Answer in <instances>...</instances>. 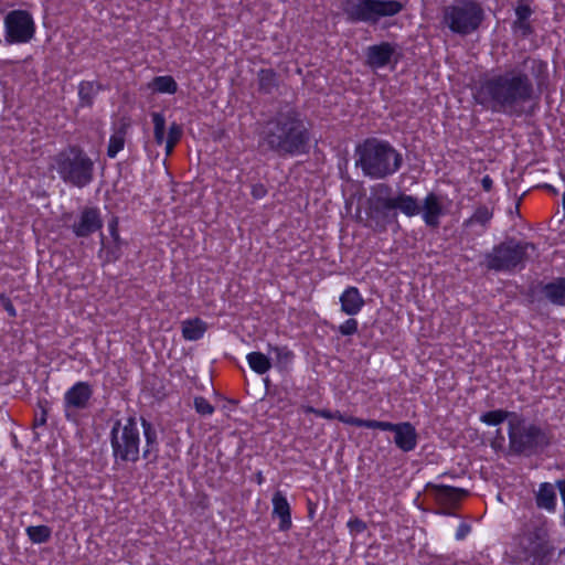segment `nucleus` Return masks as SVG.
<instances>
[{"mask_svg": "<svg viewBox=\"0 0 565 565\" xmlns=\"http://www.w3.org/2000/svg\"><path fill=\"white\" fill-rule=\"evenodd\" d=\"M548 86V63L529 55L514 66L480 76L471 95L475 104L486 110L521 117L534 111Z\"/></svg>", "mask_w": 565, "mask_h": 565, "instance_id": "1", "label": "nucleus"}, {"mask_svg": "<svg viewBox=\"0 0 565 565\" xmlns=\"http://www.w3.org/2000/svg\"><path fill=\"white\" fill-rule=\"evenodd\" d=\"M260 140L279 157L303 156L310 151L311 124L296 107H290L265 122Z\"/></svg>", "mask_w": 565, "mask_h": 565, "instance_id": "2", "label": "nucleus"}, {"mask_svg": "<svg viewBox=\"0 0 565 565\" xmlns=\"http://www.w3.org/2000/svg\"><path fill=\"white\" fill-rule=\"evenodd\" d=\"M356 166L364 177L383 180L395 174L403 164V156L387 140L367 138L356 147Z\"/></svg>", "mask_w": 565, "mask_h": 565, "instance_id": "3", "label": "nucleus"}, {"mask_svg": "<svg viewBox=\"0 0 565 565\" xmlns=\"http://www.w3.org/2000/svg\"><path fill=\"white\" fill-rule=\"evenodd\" d=\"M300 409L305 414H315L318 417L329 420L337 419L343 424L354 427L380 429L382 431H393L395 434L394 443L396 447L404 452L413 451L418 443L416 428L409 422L391 423L376 419H364L352 415H345L340 411L332 412L327 408H316L311 405H301Z\"/></svg>", "mask_w": 565, "mask_h": 565, "instance_id": "4", "label": "nucleus"}, {"mask_svg": "<svg viewBox=\"0 0 565 565\" xmlns=\"http://www.w3.org/2000/svg\"><path fill=\"white\" fill-rule=\"evenodd\" d=\"M518 545L520 552L532 565H555V546L551 540V526L546 516L540 514L530 519L521 529Z\"/></svg>", "mask_w": 565, "mask_h": 565, "instance_id": "5", "label": "nucleus"}, {"mask_svg": "<svg viewBox=\"0 0 565 565\" xmlns=\"http://www.w3.org/2000/svg\"><path fill=\"white\" fill-rule=\"evenodd\" d=\"M53 168L63 182L79 189L94 179V161L79 146H68L56 153Z\"/></svg>", "mask_w": 565, "mask_h": 565, "instance_id": "6", "label": "nucleus"}, {"mask_svg": "<svg viewBox=\"0 0 565 565\" xmlns=\"http://www.w3.org/2000/svg\"><path fill=\"white\" fill-rule=\"evenodd\" d=\"M383 210H398L407 217L422 213L423 222L430 228H437L440 224V217L446 213L439 196L435 192H429L424 198L422 205L416 196L399 192L392 199L383 200Z\"/></svg>", "mask_w": 565, "mask_h": 565, "instance_id": "7", "label": "nucleus"}, {"mask_svg": "<svg viewBox=\"0 0 565 565\" xmlns=\"http://www.w3.org/2000/svg\"><path fill=\"white\" fill-rule=\"evenodd\" d=\"M530 250H536L535 244L515 237H507L484 255L486 267L489 270L505 273L522 270L525 268Z\"/></svg>", "mask_w": 565, "mask_h": 565, "instance_id": "8", "label": "nucleus"}, {"mask_svg": "<svg viewBox=\"0 0 565 565\" xmlns=\"http://www.w3.org/2000/svg\"><path fill=\"white\" fill-rule=\"evenodd\" d=\"M509 448L514 456L531 457L540 455L551 445L550 434L534 423L525 424L520 416L509 420Z\"/></svg>", "mask_w": 565, "mask_h": 565, "instance_id": "9", "label": "nucleus"}, {"mask_svg": "<svg viewBox=\"0 0 565 565\" xmlns=\"http://www.w3.org/2000/svg\"><path fill=\"white\" fill-rule=\"evenodd\" d=\"M109 443L114 463L120 466L127 462H137L140 458V433L136 416H128L122 423L114 422Z\"/></svg>", "mask_w": 565, "mask_h": 565, "instance_id": "10", "label": "nucleus"}, {"mask_svg": "<svg viewBox=\"0 0 565 565\" xmlns=\"http://www.w3.org/2000/svg\"><path fill=\"white\" fill-rule=\"evenodd\" d=\"M486 18L482 6L475 0H456L444 7L441 23L457 35L467 36L477 32Z\"/></svg>", "mask_w": 565, "mask_h": 565, "instance_id": "11", "label": "nucleus"}, {"mask_svg": "<svg viewBox=\"0 0 565 565\" xmlns=\"http://www.w3.org/2000/svg\"><path fill=\"white\" fill-rule=\"evenodd\" d=\"M405 4L399 0H344L342 11L348 23L376 25L381 19L399 14Z\"/></svg>", "mask_w": 565, "mask_h": 565, "instance_id": "12", "label": "nucleus"}, {"mask_svg": "<svg viewBox=\"0 0 565 565\" xmlns=\"http://www.w3.org/2000/svg\"><path fill=\"white\" fill-rule=\"evenodd\" d=\"M4 41L7 44L29 43L35 34L36 26L32 14L22 9L9 11L3 20Z\"/></svg>", "mask_w": 565, "mask_h": 565, "instance_id": "13", "label": "nucleus"}, {"mask_svg": "<svg viewBox=\"0 0 565 565\" xmlns=\"http://www.w3.org/2000/svg\"><path fill=\"white\" fill-rule=\"evenodd\" d=\"M93 393V386L86 381H78L66 390L63 396V411L67 422L78 423V412L89 406Z\"/></svg>", "mask_w": 565, "mask_h": 565, "instance_id": "14", "label": "nucleus"}, {"mask_svg": "<svg viewBox=\"0 0 565 565\" xmlns=\"http://www.w3.org/2000/svg\"><path fill=\"white\" fill-rule=\"evenodd\" d=\"M426 488L434 501L441 508L438 513L446 516H456L455 510L461 500L469 494L466 489L448 484L427 483Z\"/></svg>", "mask_w": 565, "mask_h": 565, "instance_id": "15", "label": "nucleus"}, {"mask_svg": "<svg viewBox=\"0 0 565 565\" xmlns=\"http://www.w3.org/2000/svg\"><path fill=\"white\" fill-rule=\"evenodd\" d=\"M103 225L100 210L97 206H85L71 228L76 237L85 238L99 232Z\"/></svg>", "mask_w": 565, "mask_h": 565, "instance_id": "16", "label": "nucleus"}, {"mask_svg": "<svg viewBox=\"0 0 565 565\" xmlns=\"http://www.w3.org/2000/svg\"><path fill=\"white\" fill-rule=\"evenodd\" d=\"M396 47L397 44L387 41L370 45L365 51L366 65L373 70L386 67L392 62Z\"/></svg>", "mask_w": 565, "mask_h": 565, "instance_id": "17", "label": "nucleus"}, {"mask_svg": "<svg viewBox=\"0 0 565 565\" xmlns=\"http://www.w3.org/2000/svg\"><path fill=\"white\" fill-rule=\"evenodd\" d=\"M533 9L524 0H519L514 8L515 19L511 24L512 32L522 39L534 34L535 30L531 21Z\"/></svg>", "mask_w": 565, "mask_h": 565, "instance_id": "18", "label": "nucleus"}, {"mask_svg": "<svg viewBox=\"0 0 565 565\" xmlns=\"http://www.w3.org/2000/svg\"><path fill=\"white\" fill-rule=\"evenodd\" d=\"M273 516L278 518V530L287 532L292 526L291 508L282 491L277 490L271 498Z\"/></svg>", "mask_w": 565, "mask_h": 565, "instance_id": "19", "label": "nucleus"}, {"mask_svg": "<svg viewBox=\"0 0 565 565\" xmlns=\"http://www.w3.org/2000/svg\"><path fill=\"white\" fill-rule=\"evenodd\" d=\"M341 311L350 317H354L361 312L365 301L355 286H348L339 297Z\"/></svg>", "mask_w": 565, "mask_h": 565, "instance_id": "20", "label": "nucleus"}, {"mask_svg": "<svg viewBox=\"0 0 565 565\" xmlns=\"http://www.w3.org/2000/svg\"><path fill=\"white\" fill-rule=\"evenodd\" d=\"M141 427L145 437V447L142 450V457L148 459L150 463H154L158 459L159 454V443H158V434L153 425L141 417Z\"/></svg>", "mask_w": 565, "mask_h": 565, "instance_id": "21", "label": "nucleus"}, {"mask_svg": "<svg viewBox=\"0 0 565 565\" xmlns=\"http://www.w3.org/2000/svg\"><path fill=\"white\" fill-rule=\"evenodd\" d=\"M492 218L493 210L484 204H481L477 206L473 213L463 221L462 226L465 228H472L473 226H479L480 230L477 231L476 234L482 235L490 227Z\"/></svg>", "mask_w": 565, "mask_h": 565, "instance_id": "22", "label": "nucleus"}, {"mask_svg": "<svg viewBox=\"0 0 565 565\" xmlns=\"http://www.w3.org/2000/svg\"><path fill=\"white\" fill-rule=\"evenodd\" d=\"M541 292L553 306L565 307V277H556L542 285Z\"/></svg>", "mask_w": 565, "mask_h": 565, "instance_id": "23", "label": "nucleus"}, {"mask_svg": "<svg viewBox=\"0 0 565 565\" xmlns=\"http://www.w3.org/2000/svg\"><path fill=\"white\" fill-rule=\"evenodd\" d=\"M557 497L555 487L551 482H542L535 492V504L539 509L554 512L556 509Z\"/></svg>", "mask_w": 565, "mask_h": 565, "instance_id": "24", "label": "nucleus"}, {"mask_svg": "<svg viewBox=\"0 0 565 565\" xmlns=\"http://www.w3.org/2000/svg\"><path fill=\"white\" fill-rule=\"evenodd\" d=\"M207 330V323L199 317L189 318L181 323V333L186 341L201 340Z\"/></svg>", "mask_w": 565, "mask_h": 565, "instance_id": "25", "label": "nucleus"}, {"mask_svg": "<svg viewBox=\"0 0 565 565\" xmlns=\"http://www.w3.org/2000/svg\"><path fill=\"white\" fill-rule=\"evenodd\" d=\"M258 92L263 95H271L279 86V76L274 68H260L257 72Z\"/></svg>", "mask_w": 565, "mask_h": 565, "instance_id": "26", "label": "nucleus"}, {"mask_svg": "<svg viewBox=\"0 0 565 565\" xmlns=\"http://www.w3.org/2000/svg\"><path fill=\"white\" fill-rule=\"evenodd\" d=\"M102 89L100 84L95 81H82L78 84V106L82 108H90L94 105L95 97Z\"/></svg>", "mask_w": 565, "mask_h": 565, "instance_id": "27", "label": "nucleus"}, {"mask_svg": "<svg viewBox=\"0 0 565 565\" xmlns=\"http://www.w3.org/2000/svg\"><path fill=\"white\" fill-rule=\"evenodd\" d=\"M148 88L153 93L173 95L178 92V83L171 75L154 76Z\"/></svg>", "mask_w": 565, "mask_h": 565, "instance_id": "28", "label": "nucleus"}, {"mask_svg": "<svg viewBox=\"0 0 565 565\" xmlns=\"http://www.w3.org/2000/svg\"><path fill=\"white\" fill-rule=\"evenodd\" d=\"M246 361L249 369L258 375L266 374L273 366L271 360L258 351L247 353Z\"/></svg>", "mask_w": 565, "mask_h": 565, "instance_id": "29", "label": "nucleus"}, {"mask_svg": "<svg viewBox=\"0 0 565 565\" xmlns=\"http://www.w3.org/2000/svg\"><path fill=\"white\" fill-rule=\"evenodd\" d=\"M519 415L507 409H493L480 415V422L487 426H499L504 420H516Z\"/></svg>", "mask_w": 565, "mask_h": 565, "instance_id": "30", "label": "nucleus"}, {"mask_svg": "<svg viewBox=\"0 0 565 565\" xmlns=\"http://www.w3.org/2000/svg\"><path fill=\"white\" fill-rule=\"evenodd\" d=\"M127 126L121 125L109 137L107 157L114 159L124 150L126 143Z\"/></svg>", "mask_w": 565, "mask_h": 565, "instance_id": "31", "label": "nucleus"}, {"mask_svg": "<svg viewBox=\"0 0 565 565\" xmlns=\"http://www.w3.org/2000/svg\"><path fill=\"white\" fill-rule=\"evenodd\" d=\"M269 352L275 353L279 370H287L294 363L295 353L287 345H269Z\"/></svg>", "mask_w": 565, "mask_h": 565, "instance_id": "32", "label": "nucleus"}, {"mask_svg": "<svg viewBox=\"0 0 565 565\" xmlns=\"http://www.w3.org/2000/svg\"><path fill=\"white\" fill-rule=\"evenodd\" d=\"M29 540L33 544H43L50 541L52 529L47 525H30L25 529Z\"/></svg>", "mask_w": 565, "mask_h": 565, "instance_id": "33", "label": "nucleus"}, {"mask_svg": "<svg viewBox=\"0 0 565 565\" xmlns=\"http://www.w3.org/2000/svg\"><path fill=\"white\" fill-rule=\"evenodd\" d=\"M371 193L377 212H384L383 200L392 199V186L387 183H377L371 188Z\"/></svg>", "mask_w": 565, "mask_h": 565, "instance_id": "34", "label": "nucleus"}, {"mask_svg": "<svg viewBox=\"0 0 565 565\" xmlns=\"http://www.w3.org/2000/svg\"><path fill=\"white\" fill-rule=\"evenodd\" d=\"M151 118L153 124L154 141L158 146H161L164 142L166 118L161 113H152Z\"/></svg>", "mask_w": 565, "mask_h": 565, "instance_id": "35", "label": "nucleus"}, {"mask_svg": "<svg viewBox=\"0 0 565 565\" xmlns=\"http://www.w3.org/2000/svg\"><path fill=\"white\" fill-rule=\"evenodd\" d=\"M195 412L201 416H211L215 407L204 396H195L193 401Z\"/></svg>", "mask_w": 565, "mask_h": 565, "instance_id": "36", "label": "nucleus"}, {"mask_svg": "<svg viewBox=\"0 0 565 565\" xmlns=\"http://www.w3.org/2000/svg\"><path fill=\"white\" fill-rule=\"evenodd\" d=\"M338 332L344 337H351L359 331V322L355 318L351 317L337 327Z\"/></svg>", "mask_w": 565, "mask_h": 565, "instance_id": "37", "label": "nucleus"}, {"mask_svg": "<svg viewBox=\"0 0 565 565\" xmlns=\"http://www.w3.org/2000/svg\"><path fill=\"white\" fill-rule=\"evenodd\" d=\"M347 527L351 536L355 537L366 531V522L358 516L350 518L347 522Z\"/></svg>", "mask_w": 565, "mask_h": 565, "instance_id": "38", "label": "nucleus"}, {"mask_svg": "<svg viewBox=\"0 0 565 565\" xmlns=\"http://www.w3.org/2000/svg\"><path fill=\"white\" fill-rule=\"evenodd\" d=\"M182 135H183V129H182L181 125H179L177 122H172L168 130L167 141L178 145L182 138Z\"/></svg>", "mask_w": 565, "mask_h": 565, "instance_id": "39", "label": "nucleus"}, {"mask_svg": "<svg viewBox=\"0 0 565 565\" xmlns=\"http://www.w3.org/2000/svg\"><path fill=\"white\" fill-rule=\"evenodd\" d=\"M0 306L3 308V310L8 313L10 318L17 317V309L13 306L10 297L4 292L0 294Z\"/></svg>", "mask_w": 565, "mask_h": 565, "instance_id": "40", "label": "nucleus"}, {"mask_svg": "<svg viewBox=\"0 0 565 565\" xmlns=\"http://www.w3.org/2000/svg\"><path fill=\"white\" fill-rule=\"evenodd\" d=\"M108 231H109V234H110L117 249H119L120 235H119V230H118V218L117 217H114L108 222Z\"/></svg>", "mask_w": 565, "mask_h": 565, "instance_id": "41", "label": "nucleus"}, {"mask_svg": "<svg viewBox=\"0 0 565 565\" xmlns=\"http://www.w3.org/2000/svg\"><path fill=\"white\" fill-rule=\"evenodd\" d=\"M268 193V190L265 184L257 182L252 184L250 186V195L255 200H262L264 199Z\"/></svg>", "mask_w": 565, "mask_h": 565, "instance_id": "42", "label": "nucleus"}, {"mask_svg": "<svg viewBox=\"0 0 565 565\" xmlns=\"http://www.w3.org/2000/svg\"><path fill=\"white\" fill-rule=\"evenodd\" d=\"M471 532V525L466 522H461L456 530L455 540L463 541Z\"/></svg>", "mask_w": 565, "mask_h": 565, "instance_id": "43", "label": "nucleus"}, {"mask_svg": "<svg viewBox=\"0 0 565 565\" xmlns=\"http://www.w3.org/2000/svg\"><path fill=\"white\" fill-rule=\"evenodd\" d=\"M481 186L483 189V191L486 192H490L493 188V180L490 175L486 174L482 179H481Z\"/></svg>", "mask_w": 565, "mask_h": 565, "instance_id": "44", "label": "nucleus"}, {"mask_svg": "<svg viewBox=\"0 0 565 565\" xmlns=\"http://www.w3.org/2000/svg\"><path fill=\"white\" fill-rule=\"evenodd\" d=\"M495 434H497L495 438L491 441V447L493 449L501 447V445L504 441V436L502 435L501 429H497Z\"/></svg>", "mask_w": 565, "mask_h": 565, "instance_id": "45", "label": "nucleus"}, {"mask_svg": "<svg viewBox=\"0 0 565 565\" xmlns=\"http://www.w3.org/2000/svg\"><path fill=\"white\" fill-rule=\"evenodd\" d=\"M555 486L557 487V489L559 491L563 507H565V479L557 480Z\"/></svg>", "mask_w": 565, "mask_h": 565, "instance_id": "46", "label": "nucleus"}, {"mask_svg": "<svg viewBox=\"0 0 565 565\" xmlns=\"http://www.w3.org/2000/svg\"><path fill=\"white\" fill-rule=\"evenodd\" d=\"M45 424H46V409L42 408L41 415L39 417H35L34 425L43 426Z\"/></svg>", "mask_w": 565, "mask_h": 565, "instance_id": "47", "label": "nucleus"}, {"mask_svg": "<svg viewBox=\"0 0 565 565\" xmlns=\"http://www.w3.org/2000/svg\"><path fill=\"white\" fill-rule=\"evenodd\" d=\"M175 146H177L175 143L169 142V141L166 140V156H171V153L173 152Z\"/></svg>", "mask_w": 565, "mask_h": 565, "instance_id": "48", "label": "nucleus"}, {"mask_svg": "<svg viewBox=\"0 0 565 565\" xmlns=\"http://www.w3.org/2000/svg\"><path fill=\"white\" fill-rule=\"evenodd\" d=\"M543 188L546 189L548 192H551L554 195L558 194V190L555 186H553L552 184L545 183L543 185Z\"/></svg>", "mask_w": 565, "mask_h": 565, "instance_id": "49", "label": "nucleus"}, {"mask_svg": "<svg viewBox=\"0 0 565 565\" xmlns=\"http://www.w3.org/2000/svg\"><path fill=\"white\" fill-rule=\"evenodd\" d=\"M109 254H111V257H113V259H114V260L118 259V257H119V254H118V253H115V252H113V250H111V252H108V255H109Z\"/></svg>", "mask_w": 565, "mask_h": 565, "instance_id": "50", "label": "nucleus"}, {"mask_svg": "<svg viewBox=\"0 0 565 565\" xmlns=\"http://www.w3.org/2000/svg\"><path fill=\"white\" fill-rule=\"evenodd\" d=\"M562 206H563L564 215H565V191L563 192V195H562Z\"/></svg>", "mask_w": 565, "mask_h": 565, "instance_id": "51", "label": "nucleus"}, {"mask_svg": "<svg viewBox=\"0 0 565 565\" xmlns=\"http://www.w3.org/2000/svg\"><path fill=\"white\" fill-rule=\"evenodd\" d=\"M561 519H562V525L565 526V507H564V512H563Z\"/></svg>", "mask_w": 565, "mask_h": 565, "instance_id": "52", "label": "nucleus"}, {"mask_svg": "<svg viewBox=\"0 0 565 565\" xmlns=\"http://www.w3.org/2000/svg\"><path fill=\"white\" fill-rule=\"evenodd\" d=\"M258 483H262V475L259 473V477H257Z\"/></svg>", "mask_w": 565, "mask_h": 565, "instance_id": "53", "label": "nucleus"}, {"mask_svg": "<svg viewBox=\"0 0 565 565\" xmlns=\"http://www.w3.org/2000/svg\"><path fill=\"white\" fill-rule=\"evenodd\" d=\"M258 483H262V475L259 473V477H257Z\"/></svg>", "mask_w": 565, "mask_h": 565, "instance_id": "54", "label": "nucleus"}]
</instances>
